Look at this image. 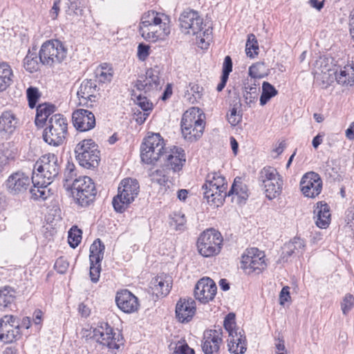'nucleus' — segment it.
<instances>
[{"mask_svg": "<svg viewBox=\"0 0 354 354\" xmlns=\"http://www.w3.org/2000/svg\"><path fill=\"white\" fill-rule=\"evenodd\" d=\"M67 49L63 44L57 39L49 40L44 42L39 50V58L43 65L53 66L60 64L65 59Z\"/></svg>", "mask_w": 354, "mask_h": 354, "instance_id": "obj_10", "label": "nucleus"}, {"mask_svg": "<svg viewBox=\"0 0 354 354\" xmlns=\"http://www.w3.org/2000/svg\"><path fill=\"white\" fill-rule=\"evenodd\" d=\"M221 342V333L219 330H207L204 333L202 349L205 354H217Z\"/></svg>", "mask_w": 354, "mask_h": 354, "instance_id": "obj_24", "label": "nucleus"}, {"mask_svg": "<svg viewBox=\"0 0 354 354\" xmlns=\"http://www.w3.org/2000/svg\"><path fill=\"white\" fill-rule=\"evenodd\" d=\"M259 45L257 40L253 34H250L245 44V53L250 57H254L258 55Z\"/></svg>", "mask_w": 354, "mask_h": 354, "instance_id": "obj_47", "label": "nucleus"}, {"mask_svg": "<svg viewBox=\"0 0 354 354\" xmlns=\"http://www.w3.org/2000/svg\"><path fill=\"white\" fill-rule=\"evenodd\" d=\"M289 289L290 288L288 286H285L281 290L279 295V301L281 305H283L286 301H288V299H290Z\"/></svg>", "mask_w": 354, "mask_h": 354, "instance_id": "obj_61", "label": "nucleus"}, {"mask_svg": "<svg viewBox=\"0 0 354 354\" xmlns=\"http://www.w3.org/2000/svg\"><path fill=\"white\" fill-rule=\"evenodd\" d=\"M68 261L63 257L58 258L54 265L55 269L60 274H64L68 268Z\"/></svg>", "mask_w": 354, "mask_h": 354, "instance_id": "obj_53", "label": "nucleus"}, {"mask_svg": "<svg viewBox=\"0 0 354 354\" xmlns=\"http://www.w3.org/2000/svg\"><path fill=\"white\" fill-rule=\"evenodd\" d=\"M18 119L10 111H4L0 116V131L11 133L16 129Z\"/></svg>", "mask_w": 354, "mask_h": 354, "instance_id": "obj_31", "label": "nucleus"}, {"mask_svg": "<svg viewBox=\"0 0 354 354\" xmlns=\"http://www.w3.org/2000/svg\"><path fill=\"white\" fill-rule=\"evenodd\" d=\"M12 71L6 62H0V92L5 91L12 82Z\"/></svg>", "mask_w": 354, "mask_h": 354, "instance_id": "obj_36", "label": "nucleus"}, {"mask_svg": "<svg viewBox=\"0 0 354 354\" xmlns=\"http://www.w3.org/2000/svg\"><path fill=\"white\" fill-rule=\"evenodd\" d=\"M232 71V61L230 56H226L224 59L222 75L229 77Z\"/></svg>", "mask_w": 354, "mask_h": 354, "instance_id": "obj_59", "label": "nucleus"}, {"mask_svg": "<svg viewBox=\"0 0 354 354\" xmlns=\"http://www.w3.org/2000/svg\"><path fill=\"white\" fill-rule=\"evenodd\" d=\"M167 153L166 152V168L174 172L180 171L186 161L184 150L182 148L174 147L169 154Z\"/></svg>", "mask_w": 354, "mask_h": 354, "instance_id": "obj_25", "label": "nucleus"}, {"mask_svg": "<svg viewBox=\"0 0 354 354\" xmlns=\"http://www.w3.org/2000/svg\"><path fill=\"white\" fill-rule=\"evenodd\" d=\"M160 71L158 68H151L147 70L145 76L138 79L135 84L139 91L145 93L158 91L162 88V83L159 77Z\"/></svg>", "mask_w": 354, "mask_h": 354, "instance_id": "obj_14", "label": "nucleus"}, {"mask_svg": "<svg viewBox=\"0 0 354 354\" xmlns=\"http://www.w3.org/2000/svg\"><path fill=\"white\" fill-rule=\"evenodd\" d=\"M60 171L58 158L54 153L42 156L35 164L33 174L36 177L46 180L47 184H51L57 177Z\"/></svg>", "mask_w": 354, "mask_h": 354, "instance_id": "obj_11", "label": "nucleus"}, {"mask_svg": "<svg viewBox=\"0 0 354 354\" xmlns=\"http://www.w3.org/2000/svg\"><path fill=\"white\" fill-rule=\"evenodd\" d=\"M300 189L306 197L314 198L322 192V178L315 172H308L303 176L300 181Z\"/></svg>", "mask_w": 354, "mask_h": 354, "instance_id": "obj_16", "label": "nucleus"}, {"mask_svg": "<svg viewBox=\"0 0 354 354\" xmlns=\"http://www.w3.org/2000/svg\"><path fill=\"white\" fill-rule=\"evenodd\" d=\"M337 82L342 85H353L354 84V66L346 65L335 74Z\"/></svg>", "mask_w": 354, "mask_h": 354, "instance_id": "obj_34", "label": "nucleus"}, {"mask_svg": "<svg viewBox=\"0 0 354 354\" xmlns=\"http://www.w3.org/2000/svg\"><path fill=\"white\" fill-rule=\"evenodd\" d=\"M328 73H323L320 75H318L317 79L320 77L322 80L323 84H326V86L329 85L330 82H333V77H330L331 74L330 73V71L328 70Z\"/></svg>", "mask_w": 354, "mask_h": 354, "instance_id": "obj_64", "label": "nucleus"}, {"mask_svg": "<svg viewBox=\"0 0 354 354\" xmlns=\"http://www.w3.org/2000/svg\"><path fill=\"white\" fill-rule=\"evenodd\" d=\"M341 306L343 314L347 315L354 307V297L351 294L346 295L342 301Z\"/></svg>", "mask_w": 354, "mask_h": 354, "instance_id": "obj_50", "label": "nucleus"}, {"mask_svg": "<svg viewBox=\"0 0 354 354\" xmlns=\"http://www.w3.org/2000/svg\"><path fill=\"white\" fill-rule=\"evenodd\" d=\"M205 183L215 189L219 188L226 190L227 187L225 178L220 173L216 171L210 172L207 175Z\"/></svg>", "mask_w": 354, "mask_h": 354, "instance_id": "obj_38", "label": "nucleus"}, {"mask_svg": "<svg viewBox=\"0 0 354 354\" xmlns=\"http://www.w3.org/2000/svg\"><path fill=\"white\" fill-rule=\"evenodd\" d=\"M26 97L29 107L30 109H34L41 97V93L37 88L30 86L26 90Z\"/></svg>", "mask_w": 354, "mask_h": 354, "instance_id": "obj_49", "label": "nucleus"}, {"mask_svg": "<svg viewBox=\"0 0 354 354\" xmlns=\"http://www.w3.org/2000/svg\"><path fill=\"white\" fill-rule=\"evenodd\" d=\"M82 232L77 226H73L68 232V242L70 246L75 248L81 242Z\"/></svg>", "mask_w": 354, "mask_h": 354, "instance_id": "obj_48", "label": "nucleus"}, {"mask_svg": "<svg viewBox=\"0 0 354 354\" xmlns=\"http://www.w3.org/2000/svg\"><path fill=\"white\" fill-rule=\"evenodd\" d=\"M30 178L25 173L18 171L10 175L6 181V187L12 195L24 193L30 184Z\"/></svg>", "mask_w": 354, "mask_h": 354, "instance_id": "obj_18", "label": "nucleus"}, {"mask_svg": "<svg viewBox=\"0 0 354 354\" xmlns=\"http://www.w3.org/2000/svg\"><path fill=\"white\" fill-rule=\"evenodd\" d=\"M68 10L77 15H82V10L80 8V0H68Z\"/></svg>", "mask_w": 354, "mask_h": 354, "instance_id": "obj_57", "label": "nucleus"}, {"mask_svg": "<svg viewBox=\"0 0 354 354\" xmlns=\"http://www.w3.org/2000/svg\"><path fill=\"white\" fill-rule=\"evenodd\" d=\"M90 277L91 280L93 283H96L99 280L100 270H101V265L100 263H95V262H90Z\"/></svg>", "mask_w": 354, "mask_h": 354, "instance_id": "obj_52", "label": "nucleus"}, {"mask_svg": "<svg viewBox=\"0 0 354 354\" xmlns=\"http://www.w3.org/2000/svg\"><path fill=\"white\" fill-rule=\"evenodd\" d=\"M135 102L145 112H150L153 109V104L147 99V97H143L141 95H139L136 97Z\"/></svg>", "mask_w": 354, "mask_h": 354, "instance_id": "obj_51", "label": "nucleus"}, {"mask_svg": "<svg viewBox=\"0 0 354 354\" xmlns=\"http://www.w3.org/2000/svg\"><path fill=\"white\" fill-rule=\"evenodd\" d=\"M92 337L103 346L110 349H119L122 343L120 340L116 341L115 334L113 333V328L107 323H101L100 326L93 330Z\"/></svg>", "mask_w": 354, "mask_h": 354, "instance_id": "obj_15", "label": "nucleus"}, {"mask_svg": "<svg viewBox=\"0 0 354 354\" xmlns=\"http://www.w3.org/2000/svg\"><path fill=\"white\" fill-rule=\"evenodd\" d=\"M173 222L176 225V230H181V227L185 225L186 220L185 216L183 214H174V216L172 218Z\"/></svg>", "mask_w": 354, "mask_h": 354, "instance_id": "obj_60", "label": "nucleus"}, {"mask_svg": "<svg viewBox=\"0 0 354 354\" xmlns=\"http://www.w3.org/2000/svg\"><path fill=\"white\" fill-rule=\"evenodd\" d=\"M202 189L203 190L204 198L207 199V203L217 207L223 204L227 196L226 190H222L219 188L215 189L212 186L209 187L206 183L203 185Z\"/></svg>", "mask_w": 354, "mask_h": 354, "instance_id": "obj_27", "label": "nucleus"}, {"mask_svg": "<svg viewBox=\"0 0 354 354\" xmlns=\"http://www.w3.org/2000/svg\"><path fill=\"white\" fill-rule=\"evenodd\" d=\"M140 192V185L137 180L133 178L123 179L119 187L117 196L112 201L114 209L122 213L125 211L138 196Z\"/></svg>", "mask_w": 354, "mask_h": 354, "instance_id": "obj_4", "label": "nucleus"}, {"mask_svg": "<svg viewBox=\"0 0 354 354\" xmlns=\"http://www.w3.org/2000/svg\"><path fill=\"white\" fill-rule=\"evenodd\" d=\"M173 354H195L194 349L191 348L186 343L176 344Z\"/></svg>", "mask_w": 354, "mask_h": 354, "instance_id": "obj_56", "label": "nucleus"}, {"mask_svg": "<svg viewBox=\"0 0 354 354\" xmlns=\"http://www.w3.org/2000/svg\"><path fill=\"white\" fill-rule=\"evenodd\" d=\"M105 247L100 239H97L90 247V262L101 263L104 258Z\"/></svg>", "mask_w": 354, "mask_h": 354, "instance_id": "obj_37", "label": "nucleus"}, {"mask_svg": "<svg viewBox=\"0 0 354 354\" xmlns=\"http://www.w3.org/2000/svg\"><path fill=\"white\" fill-rule=\"evenodd\" d=\"M166 153L164 140L159 133L148 135L140 147V158L146 164H154Z\"/></svg>", "mask_w": 354, "mask_h": 354, "instance_id": "obj_7", "label": "nucleus"}, {"mask_svg": "<svg viewBox=\"0 0 354 354\" xmlns=\"http://www.w3.org/2000/svg\"><path fill=\"white\" fill-rule=\"evenodd\" d=\"M189 89L192 92V98L194 101H198L202 97L203 87L195 83H190L189 84Z\"/></svg>", "mask_w": 354, "mask_h": 354, "instance_id": "obj_55", "label": "nucleus"}, {"mask_svg": "<svg viewBox=\"0 0 354 354\" xmlns=\"http://www.w3.org/2000/svg\"><path fill=\"white\" fill-rule=\"evenodd\" d=\"M24 65L25 69L30 73L38 71L39 62H38L37 55L29 50L24 59Z\"/></svg>", "mask_w": 354, "mask_h": 354, "instance_id": "obj_45", "label": "nucleus"}, {"mask_svg": "<svg viewBox=\"0 0 354 354\" xmlns=\"http://www.w3.org/2000/svg\"><path fill=\"white\" fill-rule=\"evenodd\" d=\"M196 301L192 298H180L176 305V317L181 323L192 320L196 313Z\"/></svg>", "mask_w": 354, "mask_h": 354, "instance_id": "obj_21", "label": "nucleus"}, {"mask_svg": "<svg viewBox=\"0 0 354 354\" xmlns=\"http://www.w3.org/2000/svg\"><path fill=\"white\" fill-rule=\"evenodd\" d=\"M180 27L185 31L186 34L196 35L200 39L199 44H201V48H206L203 46L205 44V39L209 38V29L203 30V19L199 15L198 12L194 10H186L180 15L179 17Z\"/></svg>", "mask_w": 354, "mask_h": 354, "instance_id": "obj_2", "label": "nucleus"}, {"mask_svg": "<svg viewBox=\"0 0 354 354\" xmlns=\"http://www.w3.org/2000/svg\"><path fill=\"white\" fill-rule=\"evenodd\" d=\"M151 180L153 182H156L160 185H162L165 182L168 180L167 176L165 174V171L161 169H157L153 171L151 175Z\"/></svg>", "mask_w": 354, "mask_h": 354, "instance_id": "obj_54", "label": "nucleus"}, {"mask_svg": "<svg viewBox=\"0 0 354 354\" xmlns=\"http://www.w3.org/2000/svg\"><path fill=\"white\" fill-rule=\"evenodd\" d=\"M97 80L102 83L110 82L113 77V71L111 68H108L106 64H104L100 68H97L95 71Z\"/></svg>", "mask_w": 354, "mask_h": 354, "instance_id": "obj_44", "label": "nucleus"}, {"mask_svg": "<svg viewBox=\"0 0 354 354\" xmlns=\"http://www.w3.org/2000/svg\"><path fill=\"white\" fill-rule=\"evenodd\" d=\"M70 189L76 203L82 207H86L93 203L97 194L95 183L86 176L75 178Z\"/></svg>", "mask_w": 354, "mask_h": 354, "instance_id": "obj_6", "label": "nucleus"}, {"mask_svg": "<svg viewBox=\"0 0 354 354\" xmlns=\"http://www.w3.org/2000/svg\"><path fill=\"white\" fill-rule=\"evenodd\" d=\"M115 302L118 307L126 313H132L139 308L138 299L128 290H123L117 293Z\"/></svg>", "mask_w": 354, "mask_h": 354, "instance_id": "obj_22", "label": "nucleus"}, {"mask_svg": "<svg viewBox=\"0 0 354 354\" xmlns=\"http://www.w3.org/2000/svg\"><path fill=\"white\" fill-rule=\"evenodd\" d=\"M223 237L214 229L204 231L198 237L197 248L199 253L205 257H210L221 252Z\"/></svg>", "mask_w": 354, "mask_h": 354, "instance_id": "obj_12", "label": "nucleus"}, {"mask_svg": "<svg viewBox=\"0 0 354 354\" xmlns=\"http://www.w3.org/2000/svg\"><path fill=\"white\" fill-rule=\"evenodd\" d=\"M257 66L258 65L253 64L250 67L249 74L251 76V79L249 82H253V80L261 77V75L257 72Z\"/></svg>", "mask_w": 354, "mask_h": 354, "instance_id": "obj_63", "label": "nucleus"}, {"mask_svg": "<svg viewBox=\"0 0 354 354\" xmlns=\"http://www.w3.org/2000/svg\"><path fill=\"white\" fill-rule=\"evenodd\" d=\"M184 138L189 142L198 140L203 134L205 123L201 118L199 109L192 108L185 111L180 122Z\"/></svg>", "mask_w": 354, "mask_h": 354, "instance_id": "obj_5", "label": "nucleus"}, {"mask_svg": "<svg viewBox=\"0 0 354 354\" xmlns=\"http://www.w3.org/2000/svg\"><path fill=\"white\" fill-rule=\"evenodd\" d=\"M77 178L75 166L73 163L68 162L64 174V187L66 189L71 188L73 180Z\"/></svg>", "mask_w": 354, "mask_h": 354, "instance_id": "obj_41", "label": "nucleus"}, {"mask_svg": "<svg viewBox=\"0 0 354 354\" xmlns=\"http://www.w3.org/2000/svg\"><path fill=\"white\" fill-rule=\"evenodd\" d=\"M35 176L32 178L33 187L30 189L32 198L34 200L47 199L51 195L50 189L48 188L50 184H47L46 180L35 183Z\"/></svg>", "mask_w": 354, "mask_h": 354, "instance_id": "obj_30", "label": "nucleus"}, {"mask_svg": "<svg viewBox=\"0 0 354 354\" xmlns=\"http://www.w3.org/2000/svg\"><path fill=\"white\" fill-rule=\"evenodd\" d=\"M279 175L277 169L272 167H264L260 172L259 181L262 185L268 182L279 180Z\"/></svg>", "mask_w": 354, "mask_h": 354, "instance_id": "obj_42", "label": "nucleus"}, {"mask_svg": "<svg viewBox=\"0 0 354 354\" xmlns=\"http://www.w3.org/2000/svg\"><path fill=\"white\" fill-rule=\"evenodd\" d=\"M98 147L92 139L80 141L75 148L76 160L79 164L87 169L95 168L100 161Z\"/></svg>", "mask_w": 354, "mask_h": 354, "instance_id": "obj_8", "label": "nucleus"}, {"mask_svg": "<svg viewBox=\"0 0 354 354\" xmlns=\"http://www.w3.org/2000/svg\"><path fill=\"white\" fill-rule=\"evenodd\" d=\"M235 194L238 197V202L241 203L242 201H245L248 197V187L242 182V179L240 177H236L234 183L231 187L230 190L227 193V196Z\"/></svg>", "mask_w": 354, "mask_h": 354, "instance_id": "obj_33", "label": "nucleus"}, {"mask_svg": "<svg viewBox=\"0 0 354 354\" xmlns=\"http://www.w3.org/2000/svg\"><path fill=\"white\" fill-rule=\"evenodd\" d=\"M96 80H84L77 92L79 98V104L86 106H93V102L96 100L95 95L97 91Z\"/></svg>", "mask_w": 354, "mask_h": 354, "instance_id": "obj_20", "label": "nucleus"}, {"mask_svg": "<svg viewBox=\"0 0 354 354\" xmlns=\"http://www.w3.org/2000/svg\"><path fill=\"white\" fill-rule=\"evenodd\" d=\"M55 111V106L46 103L39 104L37 106L35 124L37 126H42L49 116Z\"/></svg>", "mask_w": 354, "mask_h": 354, "instance_id": "obj_35", "label": "nucleus"}, {"mask_svg": "<svg viewBox=\"0 0 354 354\" xmlns=\"http://www.w3.org/2000/svg\"><path fill=\"white\" fill-rule=\"evenodd\" d=\"M16 292L10 286L0 288V308H5L12 304L15 299Z\"/></svg>", "mask_w": 354, "mask_h": 354, "instance_id": "obj_39", "label": "nucleus"}, {"mask_svg": "<svg viewBox=\"0 0 354 354\" xmlns=\"http://www.w3.org/2000/svg\"><path fill=\"white\" fill-rule=\"evenodd\" d=\"M277 94L276 88L269 82H263L262 93L260 97V104L264 106L272 97Z\"/></svg>", "mask_w": 354, "mask_h": 354, "instance_id": "obj_43", "label": "nucleus"}, {"mask_svg": "<svg viewBox=\"0 0 354 354\" xmlns=\"http://www.w3.org/2000/svg\"><path fill=\"white\" fill-rule=\"evenodd\" d=\"M235 315L234 313H229L225 317L223 326L228 332L230 339H229V351L233 354H243L247 350V342L245 332L242 328H236Z\"/></svg>", "mask_w": 354, "mask_h": 354, "instance_id": "obj_9", "label": "nucleus"}, {"mask_svg": "<svg viewBox=\"0 0 354 354\" xmlns=\"http://www.w3.org/2000/svg\"><path fill=\"white\" fill-rule=\"evenodd\" d=\"M73 124L80 131H88L95 126L94 114L86 109H77L72 114Z\"/></svg>", "mask_w": 354, "mask_h": 354, "instance_id": "obj_19", "label": "nucleus"}, {"mask_svg": "<svg viewBox=\"0 0 354 354\" xmlns=\"http://www.w3.org/2000/svg\"><path fill=\"white\" fill-rule=\"evenodd\" d=\"M14 317L6 315L0 319V340L4 343H12L16 340L19 328L14 327Z\"/></svg>", "mask_w": 354, "mask_h": 354, "instance_id": "obj_23", "label": "nucleus"}, {"mask_svg": "<svg viewBox=\"0 0 354 354\" xmlns=\"http://www.w3.org/2000/svg\"><path fill=\"white\" fill-rule=\"evenodd\" d=\"M67 120L62 114H55L49 118L43 132L44 140L50 145H62L67 134Z\"/></svg>", "mask_w": 354, "mask_h": 354, "instance_id": "obj_3", "label": "nucleus"}, {"mask_svg": "<svg viewBox=\"0 0 354 354\" xmlns=\"http://www.w3.org/2000/svg\"><path fill=\"white\" fill-rule=\"evenodd\" d=\"M264 258V253L257 248L248 249L242 255L240 267L248 274L252 273L258 274L267 266Z\"/></svg>", "mask_w": 354, "mask_h": 354, "instance_id": "obj_13", "label": "nucleus"}, {"mask_svg": "<svg viewBox=\"0 0 354 354\" xmlns=\"http://www.w3.org/2000/svg\"><path fill=\"white\" fill-rule=\"evenodd\" d=\"M167 15L153 10L145 13L140 23L139 32L147 41L155 42L163 39L170 32Z\"/></svg>", "mask_w": 354, "mask_h": 354, "instance_id": "obj_1", "label": "nucleus"}, {"mask_svg": "<svg viewBox=\"0 0 354 354\" xmlns=\"http://www.w3.org/2000/svg\"><path fill=\"white\" fill-rule=\"evenodd\" d=\"M261 185L264 187L266 197L271 200L280 194L282 187V180L279 178V180L270 181Z\"/></svg>", "mask_w": 354, "mask_h": 354, "instance_id": "obj_40", "label": "nucleus"}, {"mask_svg": "<svg viewBox=\"0 0 354 354\" xmlns=\"http://www.w3.org/2000/svg\"><path fill=\"white\" fill-rule=\"evenodd\" d=\"M61 0H57L54 2L53 6L50 11V17L53 19H57L59 12V3Z\"/></svg>", "mask_w": 354, "mask_h": 354, "instance_id": "obj_62", "label": "nucleus"}, {"mask_svg": "<svg viewBox=\"0 0 354 354\" xmlns=\"http://www.w3.org/2000/svg\"><path fill=\"white\" fill-rule=\"evenodd\" d=\"M306 244L300 237L295 236L288 243L284 245L281 258L283 261H288V257L295 253H303Z\"/></svg>", "mask_w": 354, "mask_h": 354, "instance_id": "obj_29", "label": "nucleus"}, {"mask_svg": "<svg viewBox=\"0 0 354 354\" xmlns=\"http://www.w3.org/2000/svg\"><path fill=\"white\" fill-rule=\"evenodd\" d=\"M217 291L215 282L209 277L201 279L194 288V297L202 304H207L214 299Z\"/></svg>", "mask_w": 354, "mask_h": 354, "instance_id": "obj_17", "label": "nucleus"}, {"mask_svg": "<svg viewBox=\"0 0 354 354\" xmlns=\"http://www.w3.org/2000/svg\"><path fill=\"white\" fill-rule=\"evenodd\" d=\"M241 106V104L240 102L236 103L230 110V114L227 115V120L232 126H236L241 121L242 112Z\"/></svg>", "mask_w": 354, "mask_h": 354, "instance_id": "obj_46", "label": "nucleus"}, {"mask_svg": "<svg viewBox=\"0 0 354 354\" xmlns=\"http://www.w3.org/2000/svg\"><path fill=\"white\" fill-rule=\"evenodd\" d=\"M316 218L315 223L319 228H326L330 222V207L328 205L323 201L317 203L314 209Z\"/></svg>", "mask_w": 354, "mask_h": 354, "instance_id": "obj_28", "label": "nucleus"}, {"mask_svg": "<svg viewBox=\"0 0 354 354\" xmlns=\"http://www.w3.org/2000/svg\"><path fill=\"white\" fill-rule=\"evenodd\" d=\"M259 82L257 80H253V82L248 80L247 84L245 85V92L243 97L245 104L248 106H251L252 104L256 102L257 100L258 93L260 91Z\"/></svg>", "mask_w": 354, "mask_h": 354, "instance_id": "obj_32", "label": "nucleus"}, {"mask_svg": "<svg viewBox=\"0 0 354 354\" xmlns=\"http://www.w3.org/2000/svg\"><path fill=\"white\" fill-rule=\"evenodd\" d=\"M151 285L153 292L157 297H165L170 292L171 278L166 274L158 276L152 279Z\"/></svg>", "mask_w": 354, "mask_h": 354, "instance_id": "obj_26", "label": "nucleus"}, {"mask_svg": "<svg viewBox=\"0 0 354 354\" xmlns=\"http://www.w3.org/2000/svg\"><path fill=\"white\" fill-rule=\"evenodd\" d=\"M149 55V46L140 44L138 47V57L140 60L145 61Z\"/></svg>", "mask_w": 354, "mask_h": 354, "instance_id": "obj_58", "label": "nucleus"}]
</instances>
